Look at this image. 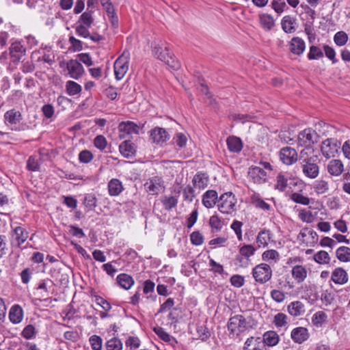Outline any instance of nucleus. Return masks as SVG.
Masks as SVG:
<instances>
[{
  "instance_id": "f257e3e1",
  "label": "nucleus",
  "mask_w": 350,
  "mask_h": 350,
  "mask_svg": "<svg viewBox=\"0 0 350 350\" xmlns=\"http://www.w3.org/2000/svg\"><path fill=\"white\" fill-rule=\"evenodd\" d=\"M257 322L252 317H245L241 314L231 317L227 324L228 329L231 334L239 336L241 333L256 328Z\"/></svg>"
},
{
  "instance_id": "f03ea898",
  "label": "nucleus",
  "mask_w": 350,
  "mask_h": 350,
  "mask_svg": "<svg viewBox=\"0 0 350 350\" xmlns=\"http://www.w3.org/2000/svg\"><path fill=\"white\" fill-rule=\"evenodd\" d=\"M237 199L232 192H226L220 196L218 209L224 214L231 215L237 210Z\"/></svg>"
},
{
  "instance_id": "7ed1b4c3",
  "label": "nucleus",
  "mask_w": 350,
  "mask_h": 350,
  "mask_svg": "<svg viewBox=\"0 0 350 350\" xmlns=\"http://www.w3.org/2000/svg\"><path fill=\"white\" fill-rule=\"evenodd\" d=\"M152 52L157 59L163 62L173 70H178L180 67L179 62L170 54L167 46L163 49L161 46L156 45L154 46Z\"/></svg>"
},
{
  "instance_id": "20e7f679",
  "label": "nucleus",
  "mask_w": 350,
  "mask_h": 350,
  "mask_svg": "<svg viewBox=\"0 0 350 350\" xmlns=\"http://www.w3.org/2000/svg\"><path fill=\"white\" fill-rule=\"evenodd\" d=\"M252 275L256 282L265 284L271 280L272 269L268 264L260 263L252 269Z\"/></svg>"
},
{
  "instance_id": "39448f33",
  "label": "nucleus",
  "mask_w": 350,
  "mask_h": 350,
  "mask_svg": "<svg viewBox=\"0 0 350 350\" xmlns=\"http://www.w3.org/2000/svg\"><path fill=\"white\" fill-rule=\"evenodd\" d=\"M129 53L124 52L114 62V74L117 80H120L125 76L129 70Z\"/></svg>"
},
{
  "instance_id": "423d86ee",
  "label": "nucleus",
  "mask_w": 350,
  "mask_h": 350,
  "mask_svg": "<svg viewBox=\"0 0 350 350\" xmlns=\"http://www.w3.org/2000/svg\"><path fill=\"white\" fill-rule=\"evenodd\" d=\"M319 135L317 132L310 129H307L298 135L297 143L300 146L312 147L318 142Z\"/></svg>"
},
{
  "instance_id": "0eeeda50",
  "label": "nucleus",
  "mask_w": 350,
  "mask_h": 350,
  "mask_svg": "<svg viewBox=\"0 0 350 350\" xmlns=\"http://www.w3.org/2000/svg\"><path fill=\"white\" fill-rule=\"evenodd\" d=\"M255 252L256 249L253 245H244L240 247L239 254L237 256L236 260L240 266L247 267L250 262V258L254 254Z\"/></svg>"
},
{
  "instance_id": "6e6552de",
  "label": "nucleus",
  "mask_w": 350,
  "mask_h": 350,
  "mask_svg": "<svg viewBox=\"0 0 350 350\" xmlns=\"http://www.w3.org/2000/svg\"><path fill=\"white\" fill-rule=\"evenodd\" d=\"M11 245L19 247L28 238V232L21 226L14 228L10 232Z\"/></svg>"
},
{
  "instance_id": "1a4fd4ad",
  "label": "nucleus",
  "mask_w": 350,
  "mask_h": 350,
  "mask_svg": "<svg viewBox=\"0 0 350 350\" xmlns=\"http://www.w3.org/2000/svg\"><path fill=\"white\" fill-rule=\"evenodd\" d=\"M338 146L336 139L330 138L324 140L321 146L322 154L327 159L334 157L338 152Z\"/></svg>"
},
{
  "instance_id": "9d476101",
  "label": "nucleus",
  "mask_w": 350,
  "mask_h": 350,
  "mask_svg": "<svg viewBox=\"0 0 350 350\" xmlns=\"http://www.w3.org/2000/svg\"><path fill=\"white\" fill-rule=\"evenodd\" d=\"M66 68L70 77L74 79H79L84 74L85 70L77 59H70L66 62Z\"/></svg>"
},
{
  "instance_id": "9b49d317",
  "label": "nucleus",
  "mask_w": 350,
  "mask_h": 350,
  "mask_svg": "<svg viewBox=\"0 0 350 350\" xmlns=\"http://www.w3.org/2000/svg\"><path fill=\"white\" fill-rule=\"evenodd\" d=\"M267 174L262 167L252 166L249 168L248 178L254 183L262 184L266 182Z\"/></svg>"
},
{
  "instance_id": "f8f14e48",
  "label": "nucleus",
  "mask_w": 350,
  "mask_h": 350,
  "mask_svg": "<svg viewBox=\"0 0 350 350\" xmlns=\"http://www.w3.org/2000/svg\"><path fill=\"white\" fill-rule=\"evenodd\" d=\"M83 25H76L75 32L77 35L85 39H90L95 43H98L103 40V37L96 32L90 33L89 28Z\"/></svg>"
},
{
  "instance_id": "ddd939ff",
  "label": "nucleus",
  "mask_w": 350,
  "mask_h": 350,
  "mask_svg": "<svg viewBox=\"0 0 350 350\" xmlns=\"http://www.w3.org/2000/svg\"><path fill=\"white\" fill-rule=\"evenodd\" d=\"M280 159L286 165H292L297 160V153L293 148L286 146L280 151Z\"/></svg>"
},
{
  "instance_id": "4468645a",
  "label": "nucleus",
  "mask_w": 350,
  "mask_h": 350,
  "mask_svg": "<svg viewBox=\"0 0 350 350\" xmlns=\"http://www.w3.org/2000/svg\"><path fill=\"white\" fill-rule=\"evenodd\" d=\"M316 161L317 160H309L301 163L302 172L306 177L314 179L319 176V167Z\"/></svg>"
},
{
  "instance_id": "2eb2a0df",
  "label": "nucleus",
  "mask_w": 350,
  "mask_h": 350,
  "mask_svg": "<svg viewBox=\"0 0 350 350\" xmlns=\"http://www.w3.org/2000/svg\"><path fill=\"white\" fill-rule=\"evenodd\" d=\"M139 127L133 122H122L119 124L120 137L124 139L127 135L139 133Z\"/></svg>"
},
{
  "instance_id": "dca6fc26",
  "label": "nucleus",
  "mask_w": 350,
  "mask_h": 350,
  "mask_svg": "<svg viewBox=\"0 0 350 350\" xmlns=\"http://www.w3.org/2000/svg\"><path fill=\"white\" fill-rule=\"evenodd\" d=\"M349 277L346 270L342 267L335 268L332 272L331 281L338 285H344L347 283Z\"/></svg>"
},
{
  "instance_id": "f3484780",
  "label": "nucleus",
  "mask_w": 350,
  "mask_h": 350,
  "mask_svg": "<svg viewBox=\"0 0 350 350\" xmlns=\"http://www.w3.org/2000/svg\"><path fill=\"white\" fill-rule=\"evenodd\" d=\"M150 138L153 142L158 144H163L170 138L167 131L163 128L156 127L150 131Z\"/></svg>"
},
{
  "instance_id": "a211bd4d",
  "label": "nucleus",
  "mask_w": 350,
  "mask_h": 350,
  "mask_svg": "<svg viewBox=\"0 0 350 350\" xmlns=\"http://www.w3.org/2000/svg\"><path fill=\"white\" fill-rule=\"evenodd\" d=\"M287 311L294 317L303 316L306 312L305 305L300 301L291 302L287 306Z\"/></svg>"
},
{
  "instance_id": "6ab92c4d",
  "label": "nucleus",
  "mask_w": 350,
  "mask_h": 350,
  "mask_svg": "<svg viewBox=\"0 0 350 350\" xmlns=\"http://www.w3.org/2000/svg\"><path fill=\"white\" fill-rule=\"evenodd\" d=\"M327 170L331 176H339L344 172V165L340 159H332L327 163Z\"/></svg>"
},
{
  "instance_id": "aec40b11",
  "label": "nucleus",
  "mask_w": 350,
  "mask_h": 350,
  "mask_svg": "<svg viewBox=\"0 0 350 350\" xmlns=\"http://www.w3.org/2000/svg\"><path fill=\"white\" fill-rule=\"evenodd\" d=\"M291 336L295 342L301 344L308 340L309 334L306 327H298L291 331Z\"/></svg>"
},
{
  "instance_id": "412c9836",
  "label": "nucleus",
  "mask_w": 350,
  "mask_h": 350,
  "mask_svg": "<svg viewBox=\"0 0 350 350\" xmlns=\"http://www.w3.org/2000/svg\"><path fill=\"white\" fill-rule=\"evenodd\" d=\"M306 49V44L303 39L299 37H294L291 39L289 44L290 51L297 55H301Z\"/></svg>"
},
{
  "instance_id": "4be33fe9",
  "label": "nucleus",
  "mask_w": 350,
  "mask_h": 350,
  "mask_svg": "<svg viewBox=\"0 0 350 350\" xmlns=\"http://www.w3.org/2000/svg\"><path fill=\"white\" fill-rule=\"evenodd\" d=\"M161 178L154 177L144 185L146 191L151 195L158 194L163 186L161 185Z\"/></svg>"
},
{
  "instance_id": "5701e85b",
  "label": "nucleus",
  "mask_w": 350,
  "mask_h": 350,
  "mask_svg": "<svg viewBox=\"0 0 350 350\" xmlns=\"http://www.w3.org/2000/svg\"><path fill=\"white\" fill-rule=\"evenodd\" d=\"M243 350H265V344L260 337L252 336L246 340Z\"/></svg>"
},
{
  "instance_id": "b1692460",
  "label": "nucleus",
  "mask_w": 350,
  "mask_h": 350,
  "mask_svg": "<svg viewBox=\"0 0 350 350\" xmlns=\"http://www.w3.org/2000/svg\"><path fill=\"white\" fill-rule=\"evenodd\" d=\"M25 52L26 49L18 42L12 43L10 47V54L13 59V62H19Z\"/></svg>"
},
{
  "instance_id": "393cba45",
  "label": "nucleus",
  "mask_w": 350,
  "mask_h": 350,
  "mask_svg": "<svg viewBox=\"0 0 350 350\" xmlns=\"http://www.w3.org/2000/svg\"><path fill=\"white\" fill-rule=\"evenodd\" d=\"M218 200L217 192L210 189L206 191L202 196V204L207 208L213 207Z\"/></svg>"
},
{
  "instance_id": "a878e982",
  "label": "nucleus",
  "mask_w": 350,
  "mask_h": 350,
  "mask_svg": "<svg viewBox=\"0 0 350 350\" xmlns=\"http://www.w3.org/2000/svg\"><path fill=\"white\" fill-rule=\"evenodd\" d=\"M292 277L295 280L300 284L303 282L308 275V271L306 268L302 265H295L291 270Z\"/></svg>"
},
{
  "instance_id": "bb28decb",
  "label": "nucleus",
  "mask_w": 350,
  "mask_h": 350,
  "mask_svg": "<svg viewBox=\"0 0 350 350\" xmlns=\"http://www.w3.org/2000/svg\"><path fill=\"white\" fill-rule=\"evenodd\" d=\"M4 118L6 123L13 125L20 123L23 117L19 111L12 109L5 112Z\"/></svg>"
},
{
  "instance_id": "cd10ccee",
  "label": "nucleus",
  "mask_w": 350,
  "mask_h": 350,
  "mask_svg": "<svg viewBox=\"0 0 350 350\" xmlns=\"http://www.w3.org/2000/svg\"><path fill=\"white\" fill-rule=\"evenodd\" d=\"M295 24L296 19L289 15L284 16L281 22L282 29L287 33H291L295 31Z\"/></svg>"
},
{
  "instance_id": "c85d7f7f",
  "label": "nucleus",
  "mask_w": 350,
  "mask_h": 350,
  "mask_svg": "<svg viewBox=\"0 0 350 350\" xmlns=\"http://www.w3.org/2000/svg\"><path fill=\"white\" fill-rule=\"evenodd\" d=\"M262 342L269 347H273L278 345L280 341V337L275 331H267L263 334Z\"/></svg>"
},
{
  "instance_id": "c756f323",
  "label": "nucleus",
  "mask_w": 350,
  "mask_h": 350,
  "mask_svg": "<svg viewBox=\"0 0 350 350\" xmlns=\"http://www.w3.org/2000/svg\"><path fill=\"white\" fill-rule=\"evenodd\" d=\"M122 182L117 178H113L108 183V191L111 196H117L123 191Z\"/></svg>"
},
{
  "instance_id": "7c9ffc66",
  "label": "nucleus",
  "mask_w": 350,
  "mask_h": 350,
  "mask_svg": "<svg viewBox=\"0 0 350 350\" xmlns=\"http://www.w3.org/2000/svg\"><path fill=\"white\" fill-rule=\"evenodd\" d=\"M228 148L230 152H239L243 148V144L240 138L230 136L226 140Z\"/></svg>"
},
{
  "instance_id": "2f4dec72",
  "label": "nucleus",
  "mask_w": 350,
  "mask_h": 350,
  "mask_svg": "<svg viewBox=\"0 0 350 350\" xmlns=\"http://www.w3.org/2000/svg\"><path fill=\"white\" fill-rule=\"evenodd\" d=\"M23 317V312L22 308L18 305L13 306L9 313V318L12 323H19Z\"/></svg>"
},
{
  "instance_id": "473e14b6",
  "label": "nucleus",
  "mask_w": 350,
  "mask_h": 350,
  "mask_svg": "<svg viewBox=\"0 0 350 350\" xmlns=\"http://www.w3.org/2000/svg\"><path fill=\"white\" fill-rule=\"evenodd\" d=\"M116 280L118 284L126 290L130 289L134 284V280L133 278L126 273H121L118 275Z\"/></svg>"
},
{
  "instance_id": "72a5a7b5",
  "label": "nucleus",
  "mask_w": 350,
  "mask_h": 350,
  "mask_svg": "<svg viewBox=\"0 0 350 350\" xmlns=\"http://www.w3.org/2000/svg\"><path fill=\"white\" fill-rule=\"evenodd\" d=\"M119 150L122 155L126 158L133 156L135 153L134 145L130 140L124 141L120 146Z\"/></svg>"
},
{
  "instance_id": "f704fd0d",
  "label": "nucleus",
  "mask_w": 350,
  "mask_h": 350,
  "mask_svg": "<svg viewBox=\"0 0 350 350\" xmlns=\"http://www.w3.org/2000/svg\"><path fill=\"white\" fill-rule=\"evenodd\" d=\"M192 183L194 187L203 189L208 185V177L204 173H198L193 176Z\"/></svg>"
},
{
  "instance_id": "c9c22d12",
  "label": "nucleus",
  "mask_w": 350,
  "mask_h": 350,
  "mask_svg": "<svg viewBox=\"0 0 350 350\" xmlns=\"http://www.w3.org/2000/svg\"><path fill=\"white\" fill-rule=\"evenodd\" d=\"M161 202L165 210L171 211L177 206L178 196L165 195L161 197Z\"/></svg>"
},
{
  "instance_id": "e433bc0d",
  "label": "nucleus",
  "mask_w": 350,
  "mask_h": 350,
  "mask_svg": "<svg viewBox=\"0 0 350 350\" xmlns=\"http://www.w3.org/2000/svg\"><path fill=\"white\" fill-rule=\"evenodd\" d=\"M260 23L262 28L270 31L275 25V21L272 16L268 14H262L259 16Z\"/></svg>"
},
{
  "instance_id": "4c0bfd02",
  "label": "nucleus",
  "mask_w": 350,
  "mask_h": 350,
  "mask_svg": "<svg viewBox=\"0 0 350 350\" xmlns=\"http://www.w3.org/2000/svg\"><path fill=\"white\" fill-rule=\"evenodd\" d=\"M93 10H87L83 12L79 17L76 25L90 27L93 24L94 18L92 17Z\"/></svg>"
},
{
  "instance_id": "58836bf2",
  "label": "nucleus",
  "mask_w": 350,
  "mask_h": 350,
  "mask_svg": "<svg viewBox=\"0 0 350 350\" xmlns=\"http://www.w3.org/2000/svg\"><path fill=\"white\" fill-rule=\"evenodd\" d=\"M271 239V233L268 230H262L258 234L256 238V243L258 245V247L263 246L265 247L268 245L269 241Z\"/></svg>"
},
{
  "instance_id": "ea45409f",
  "label": "nucleus",
  "mask_w": 350,
  "mask_h": 350,
  "mask_svg": "<svg viewBox=\"0 0 350 350\" xmlns=\"http://www.w3.org/2000/svg\"><path fill=\"white\" fill-rule=\"evenodd\" d=\"M317 157L314 155V151L312 147H305L301 150L299 154V160L301 163H305L309 160H317Z\"/></svg>"
},
{
  "instance_id": "a19ab883",
  "label": "nucleus",
  "mask_w": 350,
  "mask_h": 350,
  "mask_svg": "<svg viewBox=\"0 0 350 350\" xmlns=\"http://www.w3.org/2000/svg\"><path fill=\"white\" fill-rule=\"evenodd\" d=\"M313 189L318 195L324 194L329 190V183L323 179L317 180L314 183Z\"/></svg>"
},
{
  "instance_id": "79ce46f5",
  "label": "nucleus",
  "mask_w": 350,
  "mask_h": 350,
  "mask_svg": "<svg viewBox=\"0 0 350 350\" xmlns=\"http://www.w3.org/2000/svg\"><path fill=\"white\" fill-rule=\"evenodd\" d=\"M336 255L337 258L344 262L350 261V248L341 246L336 250Z\"/></svg>"
},
{
  "instance_id": "37998d69",
  "label": "nucleus",
  "mask_w": 350,
  "mask_h": 350,
  "mask_svg": "<svg viewBox=\"0 0 350 350\" xmlns=\"http://www.w3.org/2000/svg\"><path fill=\"white\" fill-rule=\"evenodd\" d=\"M66 90L69 96H75L81 92L82 88L74 81H68L66 83Z\"/></svg>"
},
{
  "instance_id": "c03bdc74",
  "label": "nucleus",
  "mask_w": 350,
  "mask_h": 350,
  "mask_svg": "<svg viewBox=\"0 0 350 350\" xmlns=\"http://www.w3.org/2000/svg\"><path fill=\"white\" fill-rule=\"evenodd\" d=\"M251 202L252 204L258 208L264 211H269L271 209V206L269 204L265 202L262 198H260L258 196L254 195L251 197Z\"/></svg>"
},
{
  "instance_id": "a18cd8bd",
  "label": "nucleus",
  "mask_w": 350,
  "mask_h": 350,
  "mask_svg": "<svg viewBox=\"0 0 350 350\" xmlns=\"http://www.w3.org/2000/svg\"><path fill=\"white\" fill-rule=\"evenodd\" d=\"M313 258L316 262L321 265L329 264L330 262V257L329 254L324 250L317 252L316 254H314Z\"/></svg>"
},
{
  "instance_id": "49530a36",
  "label": "nucleus",
  "mask_w": 350,
  "mask_h": 350,
  "mask_svg": "<svg viewBox=\"0 0 350 350\" xmlns=\"http://www.w3.org/2000/svg\"><path fill=\"white\" fill-rule=\"evenodd\" d=\"M327 318V315L323 311H318L312 317V323L317 327H321Z\"/></svg>"
},
{
  "instance_id": "de8ad7c7",
  "label": "nucleus",
  "mask_w": 350,
  "mask_h": 350,
  "mask_svg": "<svg viewBox=\"0 0 350 350\" xmlns=\"http://www.w3.org/2000/svg\"><path fill=\"white\" fill-rule=\"evenodd\" d=\"M105 347L107 350H122V342L118 338H112L107 341Z\"/></svg>"
},
{
  "instance_id": "09e8293b",
  "label": "nucleus",
  "mask_w": 350,
  "mask_h": 350,
  "mask_svg": "<svg viewBox=\"0 0 350 350\" xmlns=\"http://www.w3.org/2000/svg\"><path fill=\"white\" fill-rule=\"evenodd\" d=\"M273 323L278 328L286 326L288 324V317L282 312L274 316Z\"/></svg>"
},
{
  "instance_id": "8fccbe9b",
  "label": "nucleus",
  "mask_w": 350,
  "mask_h": 350,
  "mask_svg": "<svg viewBox=\"0 0 350 350\" xmlns=\"http://www.w3.org/2000/svg\"><path fill=\"white\" fill-rule=\"evenodd\" d=\"M290 198L295 203L302 205H308L310 202V200L308 197L304 196L301 193L297 192L293 193L291 195Z\"/></svg>"
},
{
  "instance_id": "3c124183",
  "label": "nucleus",
  "mask_w": 350,
  "mask_h": 350,
  "mask_svg": "<svg viewBox=\"0 0 350 350\" xmlns=\"http://www.w3.org/2000/svg\"><path fill=\"white\" fill-rule=\"evenodd\" d=\"M83 204L89 210H94L97 206V199L92 193L87 194L83 200Z\"/></svg>"
},
{
  "instance_id": "603ef678",
  "label": "nucleus",
  "mask_w": 350,
  "mask_h": 350,
  "mask_svg": "<svg viewBox=\"0 0 350 350\" xmlns=\"http://www.w3.org/2000/svg\"><path fill=\"white\" fill-rule=\"evenodd\" d=\"M209 225L213 232H218L222 228L221 221L217 215H213L210 217Z\"/></svg>"
},
{
  "instance_id": "864d4df0",
  "label": "nucleus",
  "mask_w": 350,
  "mask_h": 350,
  "mask_svg": "<svg viewBox=\"0 0 350 350\" xmlns=\"http://www.w3.org/2000/svg\"><path fill=\"white\" fill-rule=\"evenodd\" d=\"M183 193L184 200L189 202H191L193 200V199L196 198L195 189L192 186H191L189 185H187L184 188V189L183 191Z\"/></svg>"
},
{
  "instance_id": "5fc2aeb1",
  "label": "nucleus",
  "mask_w": 350,
  "mask_h": 350,
  "mask_svg": "<svg viewBox=\"0 0 350 350\" xmlns=\"http://www.w3.org/2000/svg\"><path fill=\"white\" fill-rule=\"evenodd\" d=\"M321 299L323 304L327 306L331 305L335 300L334 295L329 291H323L321 295Z\"/></svg>"
},
{
  "instance_id": "6e6d98bb",
  "label": "nucleus",
  "mask_w": 350,
  "mask_h": 350,
  "mask_svg": "<svg viewBox=\"0 0 350 350\" xmlns=\"http://www.w3.org/2000/svg\"><path fill=\"white\" fill-rule=\"evenodd\" d=\"M287 187V178L282 173H280L276 177V184L275 188L280 191H284Z\"/></svg>"
},
{
  "instance_id": "4d7b16f0",
  "label": "nucleus",
  "mask_w": 350,
  "mask_h": 350,
  "mask_svg": "<svg viewBox=\"0 0 350 350\" xmlns=\"http://www.w3.org/2000/svg\"><path fill=\"white\" fill-rule=\"evenodd\" d=\"M323 57V53L321 49L317 46H311L308 54V58L310 60L317 59Z\"/></svg>"
},
{
  "instance_id": "13d9d810",
  "label": "nucleus",
  "mask_w": 350,
  "mask_h": 350,
  "mask_svg": "<svg viewBox=\"0 0 350 350\" xmlns=\"http://www.w3.org/2000/svg\"><path fill=\"white\" fill-rule=\"evenodd\" d=\"M334 40L336 45L342 46L347 42L348 36L345 31H340L335 34Z\"/></svg>"
},
{
  "instance_id": "bf43d9fd",
  "label": "nucleus",
  "mask_w": 350,
  "mask_h": 350,
  "mask_svg": "<svg viewBox=\"0 0 350 350\" xmlns=\"http://www.w3.org/2000/svg\"><path fill=\"white\" fill-rule=\"evenodd\" d=\"M90 344L92 350H101L103 346L102 338L97 335H93L89 338Z\"/></svg>"
},
{
  "instance_id": "052dcab7",
  "label": "nucleus",
  "mask_w": 350,
  "mask_h": 350,
  "mask_svg": "<svg viewBox=\"0 0 350 350\" xmlns=\"http://www.w3.org/2000/svg\"><path fill=\"white\" fill-rule=\"evenodd\" d=\"M271 8L276 13L280 14L287 8V5L283 0H273Z\"/></svg>"
},
{
  "instance_id": "680f3d73",
  "label": "nucleus",
  "mask_w": 350,
  "mask_h": 350,
  "mask_svg": "<svg viewBox=\"0 0 350 350\" xmlns=\"http://www.w3.org/2000/svg\"><path fill=\"white\" fill-rule=\"evenodd\" d=\"M299 218L304 222L312 223L314 220V216L312 212L301 209L299 212Z\"/></svg>"
},
{
  "instance_id": "e2e57ef3",
  "label": "nucleus",
  "mask_w": 350,
  "mask_h": 350,
  "mask_svg": "<svg viewBox=\"0 0 350 350\" xmlns=\"http://www.w3.org/2000/svg\"><path fill=\"white\" fill-rule=\"evenodd\" d=\"M21 335L26 339H31L36 336V329L33 325H28L22 331Z\"/></svg>"
},
{
  "instance_id": "0e129e2a",
  "label": "nucleus",
  "mask_w": 350,
  "mask_h": 350,
  "mask_svg": "<svg viewBox=\"0 0 350 350\" xmlns=\"http://www.w3.org/2000/svg\"><path fill=\"white\" fill-rule=\"evenodd\" d=\"M232 286L236 288H241L244 285V277L241 275H233L230 279Z\"/></svg>"
},
{
  "instance_id": "69168bd1",
  "label": "nucleus",
  "mask_w": 350,
  "mask_h": 350,
  "mask_svg": "<svg viewBox=\"0 0 350 350\" xmlns=\"http://www.w3.org/2000/svg\"><path fill=\"white\" fill-rule=\"evenodd\" d=\"M77 59L80 62L84 64L87 66H91L93 62L89 53H82L77 55Z\"/></svg>"
},
{
  "instance_id": "338daca9",
  "label": "nucleus",
  "mask_w": 350,
  "mask_h": 350,
  "mask_svg": "<svg viewBox=\"0 0 350 350\" xmlns=\"http://www.w3.org/2000/svg\"><path fill=\"white\" fill-rule=\"evenodd\" d=\"M174 140L176 146L181 148L186 146L187 137L184 133H178L174 137Z\"/></svg>"
},
{
  "instance_id": "774afa93",
  "label": "nucleus",
  "mask_w": 350,
  "mask_h": 350,
  "mask_svg": "<svg viewBox=\"0 0 350 350\" xmlns=\"http://www.w3.org/2000/svg\"><path fill=\"white\" fill-rule=\"evenodd\" d=\"M94 144L98 149L103 150L107 144V139L103 135H98L94 139Z\"/></svg>"
}]
</instances>
